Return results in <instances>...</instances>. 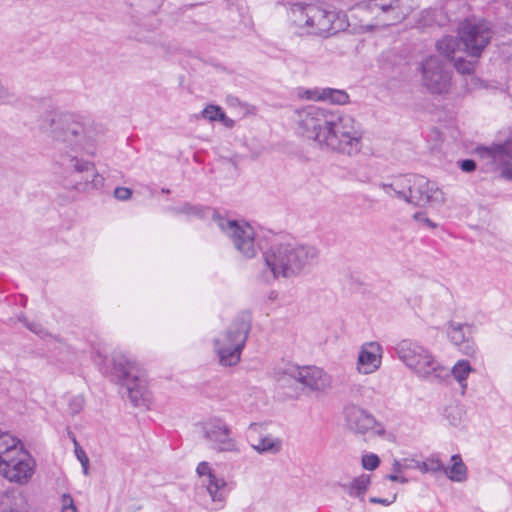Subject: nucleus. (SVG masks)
I'll return each mask as SVG.
<instances>
[{
  "instance_id": "1",
  "label": "nucleus",
  "mask_w": 512,
  "mask_h": 512,
  "mask_svg": "<svg viewBox=\"0 0 512 512\" xmlns=\"http://www.w3.org/2000/svg\"><path fill=\"white\" fill-rule=\"evenodd\" d=\"M45 130L70 152L61 158L60 164L74 189L88 191L104 185V178L92 162L71 154L96 155L103 136L99 125L78 114L53 113L47 119Z\"/></svg>"
},
{
  "instance_id": "2",
  "label": "nucleus",
  "mask_w": 512,
  "mask_h": 512,
  "mask_svg": "<svg viewBox=\"0 0 512 512\" xmlns=\"http://www.w3.org/2000/svg\"><path fill=\"white\" fill-rule=\"evenodd\" d=\"M296 130L322 150L353 156L363 146L362 124L352 115L314 105L295 112Z\"/></svg>"
},
{
  "instance_id": "3",
  "label": "nucleus",
  "mask_w": 512,
  "mask_h": 512,
  "mask_svg": "<svg viewBox=\"0 0 512 512\" xmlns=\"http://www.w3.org/2000/svg\"><path fill=\"white\" fill-rule=\"evenodd\" d=\"M318 256L316 247L295 240L273 244L263 255L267 268L263 276L267 281L299 276L313 266Z\"/></svg>"
},
{
  "instance_id": "4",
  "label": "nucleus",
  "mask_w": 512,
  "mask_h": 512,
  "mask_svg": "<svg viewBox=\"0 0 512 512\" xmlns=\"http://www.w3.org/2000/svg\"><path fill=\"white\" fill-rule=\"evenodd\" d=\"M289 18L302 34L329 37L350 27L347 15L317 5L294 4Z\"/></svg>"
},
{
  "instance_id": "5",
  "label": "nucleus",
  "mask_w": 512,
  "mask_h": 512,
  "mask_svg": "<svg viewBox=\"0 0 512 512\" xmlns=\"http://www.w3.org/2000/svg\"><path fill=\"white\" fill-rule=\"evenodd\" d=\"M396 354L420 378L440 379L447 371L429 349L417 342L402 340L396 346Z\"/></svg>"
},
{
  "instance_id": "6",
  "label": "nucleus",
  "mask_w": 512,
  "mask_h": 512,
  "mask_svg": "<svg viewBox=\"0 0 512 512\" xmlns=\"http://www.w3.org/2000/svg\"><path fill=\"white\" fill-rule=\"evenodd\" d=\"M249 332L250 321L242 317L236 319L225 331L215 337L214 351L221 366L231 367L240 362Z\"/></svg>"
},
{
  "instance_id": "7",
  "label": "nucleus",
  "mask_w": 512,
  "mask_h": 512,
  "mask_svg": "<svg viewBox=\"0 0 512 512\" xmlns=\"http://www.w3.org/2000/svg\"><path fill=\"white\" fill-rule=\"evenodd\" d=\"M109 373L126 388L130 400L140 405L146 393V379L139 363L128 354L115 352Z\"/></svg>"
},
{
  "instance_id": "8",
  "label": "nucleus",
  "mask_w": 512,
  "mask_h": 512,
  "mask_svg": "<svg viewBox=\"0 0 512 512\" xmlns=\"http://www.w3.org/2000/svg\"><path fill=\"white\" fill-rule=\"evenodd\" d=\"M421 84L434 95H447L452 89L453 72L447 61L436 55L425 57L419 64Z\"/></svg>"
},
{
  "instance_id": "9",
  "label": "nucleus",
  "mask_w": 512,
  "mask_h": 512,
  "mask_svg": "<svg viewBox=\"0 0 512 512\" xmlns=\"http://www.w3.org/2000/svg\"><path fill=\"white\" fill-rule=\"evenodd\" d=\"M214 222L243 257L252 258L256 255L255 231L250 224L227 219L220 215L214 216Z\"/></svg>"
},
{
  "instance_id": "10",
  "label": "nucleus",
  "mask_w": 512,
  "mask_h": 512,
  "mask_svg": "<svg viewBox=\"0 0 512 512\" xmlns=\"http://www.w3.org/2000/svg\"><path fill=\"white\" fill-rule=\"evenodd\" d=\"M492 38V31L485 21L463 22L458 28V39L464 51L473 58L481 56Z\"/></svg>"
},
{
  "instance_id": "11",
  "label": "nucleus",
  "mask_w": 512,
  "mask_h": 512,
  "mask_svg": "<svg viewBox=\"0 0 512 512\" xmlns=\"http://www.w3.org/2000/svg\"><path fill=\"white\" fill-rule=\"evenodd\" d=\"M446 198L438 185L423 176H411L406 202L419 207H436L444 204Z\"/></svg>"
},
{
  "instance_id": "12",
  "label": "nucleus",
  "mask_w": 512,
  "mask_h": 512,
  "mask_svg": "<svg viewBox=\"0 0 512 512\" xmlns=\"http://www.w3.org/2000/svg\"><path fill=\"white\" fill-rule=\"evenodd\" d=\"M204 438L209 441L213 449L219 452L238 454L241 449L232 436L230 426L220 417H212L202 424Z\"/></svg>"
},
{
  "instance_id": "13",
  "label": "nucleus",
  "mask_w": 512,
  "mask_h": 512,
  "mask_svg": "<svg viewBox=\"0 0 512 512\" xmlns=\"http://www.w3.org/2000/svg\"><path fill=\"white\" fill-rule=\"evenodd\" d=\"M36 462L25 449L0 462V475L10 483L27 484L35 473Z\"/></svg>"
},
{
  "instance_id": "14",
  "label": "nucleus",
  "mask_w": 512,
  "mask_h": 512,
  "mask_svg": "<svg viewBox=\"0 0 512 512\" xmlns=\"http://www.w3.org/2000/svg\"><path fill=\"white\" fill-rule=\"evenodd\" d=\"M345 418L349 429L356 433L366 434L372 430L380 436L385 434L383 425L377 423L370 413L357 405H349L345 408Z\"/></svg>"
},
{
  "instance_id": "15",
  "label": "nucleus",
  "mask_w": 512,
  "mask_h": 512,
  "mask_svg": "<svg viewBox=\"0 0 512 512\" xmlns=\"http://www.w3.org/2000/svg\"><path fill=\"white\" fill-rule=\"evenodd\" d=\"M445 332L449 341L459 347L467 356H474L477 352L475 344L471 341L473 326L466 322L450 320L445 324Z\"/></svg>"
},
{
  "instance_id": "16",
  "label": "nucleus",
  "mask_w": 512,
  "mask_h": 512,
  "mask_svg": "<svg viewBox=\"0 0 512 512\" xmlns=\"http://www.w3.org/2000/svg\"><path fill=\"white\" fill-rule=\"evenodd\" d=\"M383 348L378 342H367L360 347L356 369L360 374L368 375L376 372L382 362Z\"/></svg>"
},
{
  "instance_id": "17",
  "label": "nucleus",
  "mask_w": 512,
  "mask_h": 512,
  "mask_svg": "<svg viewBox=\"0 0 512 512\" xmlns=\"http://www.w3.org/2000/svg\"><path fill=\"white\" fill-rule=\"evenodd\" d=\"M297 382L311 391L324 392L331 386V377L317 366H303Z\"/></svg>"
},
{
  "instance_id": "18",
  "label": "nucleus",
  "mask_w": 512,
  "mask_h": 512,
  "mask_svg": "<svg viewBox=\"0 0 512 512\" xmlns=\"http://www.w3.org/2000/svg\"><path fill=\"white\" fill-rule=\"evenodd\" d=\"M301 96L308 100L324 101L335 105H345L349 102V95L346 91L328 87L307 89Z\"/></svg>"
},
{
  "instance_id": "19",
  "label": "nucleus",
  "mask_w": 512,
  "mask_h": 512,
  "mask_svg": "<svg viewBox=\"0 0 512 512\" xmlns=\"http://www.w3.org/2000/svg\"><path fill=\"white\" fill-rule=\"evenodd\" d=\"M488 153L493 162L502 168L503 175L512 179V139L503 145L491 147Z\"/></svg>"
},
{
  "instance_id": "20",
  "label": "nucleus",
  "mask_w": 512,
  "mask_h": 512,
  "mask_svg": "<svg viewBox=\"0 0 512 512\" xmlns=\"http://www.w3.org/2000/svg\"><path fill=\"white\" fill-rule=\"evenodd\" d=\"M201 485L205 487L212 502L219 504L220 507L224 506L231 491V487L223 477L216 475L208 481H201Z\"/></svg>"
},
{
  "instance_id": "21",
  "label": "nucleus",
  "mask_w": 512,
  "mask_h": 512,
  "mask_svg": "<svg viewBox=\"0 0 512 512\" xmlns=\"http://www.w3.org/2000/svg\"><path fill=\"white\" fill-rule=\"evenodd\" d=\"M411 176L412 175H404L395 177L389 183H381L379 187L388 196L395 197L406 202L407 192L409 189V185L411 184Z\"/></svg>"
},
{
  "instance_id": "22",
  "label": "nucleus",
  "mask_w": 512,
  "mask_h": 512,
  "mask_svg": "<svg viewBox=\"0 0 512 512\" xmlns=\"http://www.w3.org/2000/svg\"><path fill=\"white\" fill-rule=\"evenodd\" d=\"M23 450H25V447L20 439L8 432L0 433V462L15 456Z\"/></svg>"
},
{
  "instance_id": "23",
  "label": "nucleus",
  "mask_w": 512,
  "mask_h": 512,
  "mask_svg": "<svg viewBox=\"0 0 512 512\" xmlns=\"http://www.w3.org/2000/svg\"><path fill=\"white\" fill-rule=\"evenodd\" d=\"M450 462V465H444V470L442 473H444L446 477L452 482L463 483L467 481L468 469L463 462L462 457L459 454H454L451 456Z\"/></svg>"
},
{
  "instance_id": "24",
  "label": "nucleus",
  "mask_w": 512,
  "mask_h": 512,
  "mask_svg": "<svg viewBox=\"0 0 512 512\" xmlns=\"http://www.w3.org/2000/svg\"><path fill=\"white\" fill-rule=\"evenodd\" d=\"M370 482L369 475L361 474L353 480L346 483H340L339 485L350 497L363 499Z\"/></svg>"
},
{
  "instance_id": "25",
  "label": "nucleus",
  "mask_w": 512,
  "mask_h": 512,
  "mask_svg": "<svg viewBox=\"0 0 512 512\" xmlns=\"http://www.w3.org/2000/svg\"><path fill=\"white\" fill-rule=\"evenodd\" d=\"M23 495L15 490L8 489L0 495V512H21L20 506Z\"/></svg>"
},
{
  "instance_id": "26",
  "label": "nucleus",
  "mask_w": 512,
  "mask_h": 512,
  "mask_svg": "<svg viewBox=\"0 0 512 512\" xmlns=\"http://www.w3.org/2000/svg\"><path fill=\"white\" fill-rule=\"evenodd\" d=\"M252 448L259 454H277L282 449V441L273 435H265L259 438L256 444H252Z\"/></svg>"
},
{
  "instance_id": "27",
  "label": "nucleus",
  "mask_w": 512,
  "mask_h": 512,
  "mask_svg": "<svg viewBox=\"0 0 512 512\" xmlns=\"http://www.w3.org/2000/svg\"><path fill=\"white\" fill-rule=\"evenodd\" d=\"M300 369L301 367L296 364H281L273 368L271 375L278 382H286L290 379L298 381Z\"/></svg>"
},
{
  "instance_id": "28",
  "label": "nucleus",
  "mask_w": 512,
  "mask_h": 512,
  "mask_svg": "<svg viewBox=\"0 0 512 512\" xmlns=\"http://www.w3.org/2000/svg\"><path fill=\"white\" fill-rule=\"evenodd\" d=\"M472 372H474V368L468 360L464 359L457 361L451 369V374L460 385L462 393L467 389L466 380Z\"/></svg>"
},
{
  "instance_id": "29",
  "label": "nucleus",
  "mask_w": 512,
  "mask_h": 512,
  "mask_svg": "<svg viewBox=\"0 0 512 512\" xmlns=\"http://www.w3.org/2000/svg\"><path fill=\"white\" fill-rule=\"evenodd\" d=\"M459 46V41L452 36H444L436 42L437 52L445 58L444 61H453L455 52Z\"/></svg>"
},
{
  "instance_id": "30",
  "label": "nucleus",
  "mask_w": 512,
  "mask_h": 512,
  "mask_svg": "<svg viewBox=\"0 0 512 512\" xmlns=\"http://www.w3.org/2000/svg\"><path fill=\"white\" fill-rule=\"evenodd\" d=\"M202 117L209 121H221L226 126H232L233 121L227 119L221 107L216 105H208L202 111Z\"/></svg>"
},
{
  "instance_id": "31",
  "label": "nucleus",
  "mask_w": 512,
  "mask_h": 512,
  "mask_svg": "<svg viewBox=\"0 0 512 512\" xmlns=\"http://www.w3.org/2000/svg\"><path fill=\"white\" fill-rule=\"evenodd\" d=\"M18 320L28 329L30 330L32 333L38 335L39 337L41 338H44L47 336V331L46 329L39 323V322H36V321H30L26 316L24 315H20L18 317Z\"/></svg>"
},
{
  "instance_id": "32",
  "label": "nucleus",
  "mask_w": 512,
  "mask_h": 512,
  "mask_svg": "<svg viewBox=\"0 0 512 512\" xmlns=\"http://www.w3.org/2000/svg\"><path fill=\"white\" fill-rule=\"evenodd\" d=\"M454 67L460 74H472L475 70L476 60H466L462 57L454 59Z\"/></svg>"
},
{
  "instance_id": "33",
  "label": "nucleus",
  "mask_w": 512,
  "mask_h": 512,
  "mask_svg": "<svg viewBox=\"0 0 512 512\" xmlns=\"http://www.w3.org/2000/svg\"><path fill=\"white\" fill-rule=\"evenodd\" d=\"M196 473L201 478V481H208L212 477H215L216 474L213 472L210 464L206 461H202L198 464L196 468Z\"/></svg>"
},
{
  "instance_id": "34",
  "label": "nucleus",
  "mask_w": 512,
  "mask_h": 512,
  "mask_svg": "<svg viewBox=\"0 0 512 512\" xmlns=\"http://www.w3.org/2000/svg\"><path fill=\"white\" fill-rule=\"evenodd\" d=\"M430 474L442 473L444 470V464L438 455L432 454L426 458Z\"/></svg>"
},
{
  "instance_id": "35",
  "label": "nucleus",
  "mask_w": 512,
  "mask_h": 512,
  "mask_svg": "<svg viewBox=\"0 0 512 512\" xmlns=\"http://www.w3.org/2000/svg\"><path fill=\"white\" fill-rule=\"evenodd\" d=\"M499 53L501 58L510 66H512V39L502 42L499 45Z\"/></svg>"
},
{
  "instance_id": "36",
  "label": "nucleus",
  "mask_w": 512,
  "mask_h": 512,
  "mask_svg": "<svg viewBox=\"0 0 512 512\" xmlns=\"http://www.w3.org/2000/svg\"><path fill=\"white\" fill-rule=\"evenodd\" d=\"M72 440H73V443H74V446H75V455H76L77 459L80 461V463H81V465L83 467L84 473L87 474V472H88V463H89L88 456L86 455V453L82 449V447L78 444L76 438L73 437Z\"/></svg>"
},
{
  "instance_id": "37",
  "label": "nucleus",
  "mask_w": 512,
  "mask_h": 512,
  "mask_svg": "<svg viewBox=\"0 0 512 512\" xmlns=\"http://www.w3.org/2000/svg\"><path fill=\"white\" fill-rule=\"evenodd\" d=\"M414 463L411 459L394 460L392 464V471L395 473H404L405 471L413 468Z\"/></svg>"
},
{
  "instance_id": "38",
  "label": "nucleus",
  "mask_w": 512,
  "mask_h": 512,
  "mask_svg": "<svg viewBox=\"0 0 512 512\" xmlns=\"http://www.w3.org/2000/svg\"><path fill=\"white\" fill-rule=\"evenodd\" d=\"M380 464V459L376 454H367L362 457V466L366 470H374Z\"/></svg>"
},
{
  "instance_id": "39",
  "label": "nucleus",
  "mask_w": 512,
  "mask_h": 512,
  "mask_svg": "<svg viewBox=\"0 0 512 512\" xmlns=\"http://www.w3.org/2000/svg\"><path fill=\"white\" fill-rule=\"evenodd\" d=\"M61 512H77L74 499L70 494H63L61 496Z\"/></svg>"
},
{
  "instance_id": "40",
  "label": "nucleus",
  "mask_w": 512,
  "mask_h": 512,
  "mask_svg": "<svg viewBox=\"0 0 512 512\" xmlns=\"http://www.w3.org/2000/svg\"><path fill=\"white\" fill-rule=\"evenodd\" d=\"M84 406V399L81 396L74 397L70 400L69 409L73 414L79 413Z\"/></svg>"
},
{
  "instance_id": "41",
  "label": "nucleus",
  "mask_w": 512,
  "mask_h": 512,
  "mask_svg": "<svg viewBox=\"0 0 512 512\" xmlns=\"http://www.w3.org/2000/svg\"><path fill=\"white\" fill-rule=\"evenodd\" d=\"M413 219L421 224H424L430 228H436L437 225L431 219H429L424 212H416L413 215Z\"/></svg>"
},
{
  "instance_id": "42",
  "label": "nucleus",
  "mask_w": 512,
  "mask_h": 512,
  "mask_svg": "<svg viewBox=\"0 0 512 512\" xmlns=\"http://www.w3.org/2000/svg\"><path fill=\"white\" fill-rule=\"evenodd\" d=\"M114 195L119 200H127L131 197L132 191L126 187H118L115 189Z\"/></svg>"
},
{
  "instance_id": "43",
  "label": "nucleus",
  "mask_w": 512,
  "mask_h": 512,
  "mask_svg": "<svg viewBox=\"0 0 512 512\" xmlns=\"http://www.w3.org/2000/svg\"><path fill=\"white\" fill-rule=\"evenodd\" d=\"M411 462L414 463V466H413L414 469L419 470L423 474L430 473L426 459H424L422 461L416 460V459H411Z\"/></svg>"
},
{
  "instance_id": "44",
  "label": "nucleus",
  "mask_w": 512,
  "mask_h": 512,
  "mask_svg": "<svg viewBox=\"0 0 512 512\" xmlns=\"http://www.w3.org/2000/svg\"><path fill=\"white\" fill-rule=\"evenodd\" d=\"M460 167L464 172H472L476 169V163L474 160L466 159L460 162Z\"/></svg>"
},
{
  "instance_id": "45",
  "label": "nucleus",
  "mask_w": 512,
  "mask_h": 512,
  "mask_svg": "<svg viewBox=\"0 0 512 512\" xmlns=\"http://www.w3.org/2000/svg\"><path fill=\"white\" fill-rule=\"evenodd\" d=\"M386 478L390 481H393V482H399L401 484H405L408 482V479L402 475V473H391L389 475L386 476Z\"/></svg>"
},
{
  "instance_id": "46",
  "label": "nucleus",
  "mask_w": 512,
  "mask_h": 512,
  "mask_svg": "<svg viewBox=\"0 0 512 512\" xmlns=\"http://www.w3.org/2000/svg\"><path fill=\"white\" fill-rule=\"evenodd\" d=\"M395 500H396V495H393L391 499L378 498V497H372V498L370 499V502H371V503L382 504V505H385V506H389V505H391Z\"/></svg>"
},
{
  "instance_id": "47",
  "label": "nucleus",
  "mask_w": 512,
  "mask_h": 512,
  "mask_svg": "<svg viewBox=\"0 0 512 512\" xmlns=\"http://www.w3.org/2000/svg\"><path fill=\"white\" fill-rule=\"evenodd\" d=\"M423 14L425 16H429L430 17V20L427 22L428 25H431L433 23H438V21L436 19L437 11H435V10H427V11H424Z\"/></svg>"
},
{
  "instance_id": "48",
  "label": "nucleus",
  "mask_w": 512,
  "mask_h": 512,
  "mask_svg": "<svg viewBox=\"0 0 512 512\" xmlns=\"http://www.w3.org/2000/svg\"><path fill=\"white\" fill-rule=\"evenodd\" d=\"M196 208L190 206L189 204L183 205V207L180 208L179 212L184 214H192L196 212Z\"/></svg>"
}]
</instances>
